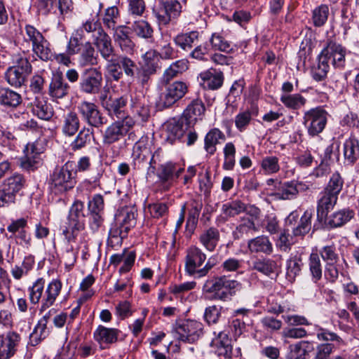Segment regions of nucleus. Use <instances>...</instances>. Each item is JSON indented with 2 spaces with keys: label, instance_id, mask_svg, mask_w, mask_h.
<instances>
[{
  "label": "nucleus",
  "instance_id": "obj_1",
  "mask_svg": "<svg viewBox=\"0 0 359 359\" xmlns=\"http://www.w3.org/2000/svg\"><path fill=\"white\" fill-rule=\"evenodd\" d=\"M76 165L68 161L62 166H57L50 178V189L55 194L65 192L72 189L76 184Z\"/></svg>",
  "mask_w": 359,
  "mask_h": 359
},
{
  "label": "nucleus",
  "instance_id": "obj_2",
  "mask_svg": "<svg viewBox=\"0 0 359 359\" xmlns=\"http://www.w3.org/2000/svg\"><path fill=\"white\" fill-rule=\"evenodd\" d=\"M241 287L240 283L226 276L208 280L204 285L206 292L213 293L215 299L222 301L230 299Z\"/></svg>",
  "mask_w": 359,
  "mask_h": 359
},
{
  "label": "nucleus",
  "instance_id": "obj_3",
  "mask_svg": "<svg viewBox=\"0 0 359 359\" xmlns=\"http://www.w3.org/2000/svg\"><path fill=\"white\" fill-rule=\"evenodd\" d=\"M106 69L111 78L116 81L120 80L123 74L134 80L137 65L129 57L118 54L113 62L106 65Z\"/></svg>",
  "mask_w": 359,
  "mask_h": 359
},
{
  "label": "nucleus",
  "instance_id": "obj_4",
  "mask_svg": "<svg viewBox=\"0 0 359 359\" xmlns=\"http://www.w3.org/2000/svg\"><path fill=\"white\" fill-rule=\"evenodd\" d=\"M77 110L82 121L91 128H101L107 122V118L95 102L81 100L77 106Z\"/></svg>",
  "mask_w": 359,
  "mask_h": 359
},
{
  "label": "nucleus",
  "instance_id": "obj_5",
  "mask_svg": "<svg viewBox=\"0 0 359 359\" xmlns=\"http://www.w3.org/2000/svg\"><path fill=\"white\" fill-rule=\"evenodd\" d=\"M134 124L133 118L130 116L113 122L102 133L103 144L109 146L118 142L128 134Z\"/></svg>",
  "mask_w": 359,
  "mask_h": 359
},
{
  "label": "nucleus",
  "instance_id": "obj_6",
  "mask_svg": "<svg viewBox=\"0 0 359 359\" xmlns=\"http://www.w3.org/2000/svg\"><path fill=\"white\" fill-rule=\"evenodd\" d=\"M328 113L320 107L306 111L303 124L310 136L314 137L323 132L327 122Z\"/></svg>",
  "mask_w": 359,
  "mask_h": 359
},
{
  "label": "nucleus",
  "instance_id": "obj_7",
  "mask_svg": "<svg viewBox=\"0 0 359 359\" xmlns=\"http://www.w3.org/2000/svg\"><path fill=\"white\" fill-rule=\"evenodd\" d=\"M24 178L15 174L7 178L0 186V207H8L15 203L17 193L22 188Z\"/></svg>",
  "mask_w": 359,
  "mask_h": 359
},
{
  "label": "nucleus",
  "instance_id": "obj_8",
  "mask_svg": "<svg viewBox=\"0 0 359 359\" xmlns=\"http://www.w3.org/2000/svg\"><path fill=\"white\" fill-rule=\"evenodd\" d=\"M152 13L161 25H168L172 19L177 18L182 12V6L177 0H158Z\"/></svg>",
  "mask_w": 359,
  "mask_h": 359
},
{
  "label": "nucleus",
  "instance_id": "obj_9",
  "mask_svg": "<svg viewBox=\"0 0 359 359\" xmlns=\"http://www.w3.org/2000/svg\"><path fill=\"white\" fill-rule=\"evenodd\" d=\"M102 75L99 69L90 67L86 69L81 74L79 83L80 90L89 95H95L101 89Z\"/></svg>",
  "mask_w": 359,
  "mask_h": 359
},
{
  "label": "nucleus",
  "instance_id": "obj_10",
  "mask_svg": "<svg viewBox=\"0 0 359 359\" xmlns=\"http://www.w3.org/2000/svg\"><path fill=\"white\" fill-rule=\"evenodd\" d=\"M32 69V65L29 60L26 58H20L16 65L10 67L7 69L5 77L11 86L20 87L31 74Z\"/></svg>",
  "mask_w": 359,
  "mask_h": 359
},
{
  "label": "nucleus",
  "instance_id": "obj_11",
  "mask_svg": "<svg viewBox=\"0 0 359 359\" xmlns=\"http://www.w3.org/2000/svg\"><path fill=\"white\" fill-rule=\"evenodd\" d=\"M188 91V86L183 81H177L169 84L161 94L158 106L163 109L172 106L182 99Z\"/></svg>",
  "mask_w": 359,
  "mask_h": 359
},
{
  "label": "nucleus",
  "instance_id": "obj_12",
  "mask_svg": "<svg viewBox=\"0 0 359 359\" xmlns=\"http://www.w3.org/2000/svg\"><path fill=\"white\" fill-rule=\"evenodd\" d=\"M206 259L205 254L198 247L191 246L187 250L184 269L189 276L201 278L199 269Z\"/></svg>",
  "mask_w": 359,
  "mask_h": 359
},
{
  "label": "nucleus",
  "instance_id": "obj_13",
  "mask_svg": "<svg viewBox=\"0 0 359 359\" xmlns=\"http://www.w3.org/2000/svg\"><path fill=\"white\" fill-rule=\"evenodd\" d=\"M151 156V142L141 138L133 147V161L135 169L140 170L149 165Z\"/></svg>",
  "mask_w": 359,
  "mask_h": 359
},
{
  "label": "nucleus",
  "instance_id": "obj_14",
  "mask_svg": "<svg viewBox=\"0 0 359 359\" xmlns=\"http://www.w3.org/2000/svg\"><path fill=\"white\" fill-rule=\"evenodd\" d=\"M203 325L196 320H187L176 330L180 341L189 343L196 341L203 334Z\"/></svg>",
  "mask_w": 359,
  "mask_h": 359
},
{
  "label": "nucleus",
  "instance_id": "obj_15",
  "mask_svg": "<svg viewBox=\"0 0 359 359\" xmlns=\"http://www.w3.org/2000/svg\"><path fill=\"white\" fill-rule=\"evenodd\" d=\"M189 126L185 118H174L169 120L165 124V140L171 144L180 140Z\"/></svg>",
  "mask_w": 359,
  "mask_h": 359
},
{
  "label": "nucleus",
  "instance_id": "obj_16",
  "mask_svg": "<svg viewBox=\"0 0 359 359\" xmlns=\"http://www.w3.org/2000/svg\"><path fill=\"white\" fill-rule=\"evenodd\" d=\"M92 43L93 46H95L101 57L107 62V65L113 62V60L118 55L112 44L110 36L106 32L95 37Z\"/></svg>",
  "mask_w": 359,
  "mask_h": 359
},
{
  "label": "nucleus",
  "instance_id": "obj_17",
  "mask_svg": "<svg viewBox=\"0 0 359 359\" xmlns=\"http://www.w3.org/2000/svg\"><path fill=\"white\" fill-rule=\"evenodd\" d=\"M20 336L15 332H8L5 337L0 335V359H9L16 352Z\"/></svg>",
  "mask_w": 359,
  "mask_h": 359
},
{
  "label": "nucleus",
  "instance_id": "obj_18",
  "mask_svg": "<svg viewBox=\"0 0 359 359\" xmlns=\"http://www.w3.org/2000/svg\"><path fill=\"white\" fill-rule=\"evenodd\" d=\"M38 9L43 15H46L51 11L55 13L57 10L62 15H65L71 11V0H39Z\"/></svg>",
  "mask_w": 359,
  "mask_h": 359
},
{
  "label": "nucleus",
  "instance_id": "obj_19",
  "mask_svg": "<svg viewBox=\"0 0 359 359\" xmlns=\"http://www.w3.org/2000/svg\"><path fill=\"white\" fill-rule=\"evenodd\" d=\"M129 27L126 25L118 26L114 31L113 38L120 49L127 53L133 54L135 44L130 36Z\"/></svg>",
  "mask_w": 359,
  "mask_h": 359
},
{
  "label": "nucleus",
  "instance_id": "obj_20",
  "mask_svg": "<svg viewBox=\"0 0 359 359\" xmlns=\"http://www.w3.org/2000/svg\"><path fill=\"white\" fill-rule=\"evenodd\" d=\"M321 53L326 57V60L334 67L341 68L345 62V50L344 48L334 42H330L327 46L321 51Z\"/></svg>",
  "mask_w": 359,
  "mask_h": 359
},
{
  "label": "nucleus",
  "instance_id": "obj_21",
  "mask_svg": "<svg viewBox=\"0 0 359 359\" xmlns=\"http://www.w3.org/2000/svg\"><path fill=\"white\" fill-rule=\"evenodd\" d=\"M338 196L323 190L319 195L317 203V218L320 222H323L328 212L336 205Z\"/></svg>",
  "mask_w": 359,
  "mask_h": 359
},
{
  "label": "nucleus",
  "instance_id": "obj_22",
  "mask_svg": "<svg viewBox=\"0 0 359 359\" xmlns=\"http://www.w3.org/2000/svg\"><path fill=\"white\" fill-rule=\"evenodd\" d=\"M128 103V97L126 96H121L118 97H110L109 100L102 101V104L105 109L110 116H114L119 120L127 117L126 116V109Z\"/></svg>",
  "mask_w": 359,
  "mask_h": 359
},
{
  "label": "nucleus",
  "instance_id": "obj_23",
  "mask_svg": "<svg viewBox=\"0 0 359 359\" xmlns=\"http://www.w3.org/2000/svg\"><path fill=\"white\" fill-rule=\"evenodd\" d=\"M200 78L202 81L201 85L204 88L209 90H217L223 84L224 75L222 72L214 68L200 74Z\"/></svg>",
  "mask_w": 359,
  "mask_h": 359
},
{
  "label": "nucleus",
  "instance_id": "obj_24",
  "mask_svg": "<svg viewBox=\"0 0 359 359\" xmlns=\"http://www.w3.org/2000/svg\"><path fill=\"white\" fill-rule=\"evenodd\" d=\"M222 215L217 217L216 222L224 224L229 218L234 217L246 210V205L240 200H235L226 203L222 206Z\"/></svg>",
  "mask_w": 359,
  "mask_h": 359
},
{
  "label": "nucleus",
  "instance_id": "obj_25",
  "mask_svg": "<svg viewBox=\"0 0 359 359\" xmlns=\"http://www.w3.org/2000/svg\"><path fill=\"white\" fill-rule=\"evenodd\" d=\"M132 112L140 121L146 122L150 116L151 107L147 99L141 95L135 96L131 99Z\"/></svg>",
  "mask_w": 359,
  "mask_h": 359
},
{
  "label": "nucleus",
  "instance_id": "obj_26",
  "mask_svg": "<svg viewBox=\"0 0 359 359\" xmlns=\"http://www.w3.org/2000/svg\"><path fill=\"white\" fill-rule=\"evenodd\" d=\"M62 286V284L59 279H53L48 283L41 300V311L48 309L54 304L61 292Z\"/></svg>",
  "mask_w": 359,
  "mask_h": 359
},
{
  "label": "nucleus",
  "instance_id": "obj_27",
  "mask_svg": "<svg viewBox=\"0 0 359 359\" xmlns=\"http://www.w3.org/2000/svg\"><path fill=\"white\" fill-rule=\"evenodd\" d=\"M69 85L60 74H54L48 86V95L53 99H62L69 94Z\"/></svg>",
  "mask_w": 359,
  "mask_h": 359
},
{
  "label": "nucleus",
  "instance_id": "obj_28",
  "mask_svg": "<svg viewBox=\"0 0 359 359\" xmlns=\"http://www.w3.org/2000/svg\"><path fill=\"white\" fill-rule=\"evenodd\" d=\"M98 55L92 43L87 41L81 44V50L79 52L78 58V62L80 67H93L98 64Z\"/></svg>",
  "mask_w": 359,
  "mask_h": 359
},
{
  "label": "nucleus",
  "instance_id": "obj_29",
  "mask_svg": "<svg viewBox=\"0 0 359 359\" xmlns=\"http://www.w3.org/2000/svg\"><path fill=\"white\" fill-rule=\"evenodd\" d=\"M248 248L251 253H263L267 255H271L273 250L269 237L264 235L250 239Z\"/></svg>",
  "mask_w": 359,
  "mask_h": 359
},
{
  "label": "nucleus",
  "instance_id": "obj_30",
  "mask_svg": "<svg viewBox=\"0 0 359 359\" xmlns=\"http://www.w3.org/2000/svg\"><path fill=\"white\" fill-rule=\"evenodd\" d=\"M85 229L84 221L67 219L61 226L62 233L66 242H76L79 233Z\"/></svg>",
  "mask_w": 359,
  "mask_h": 359
},
{
  "label": "nucleus",
  "instance_id": "obj_31",
  "mask_svg": "<svg viewBox=\"0 0 359 359\" xmlns=\"http://www.w3.org/2000/svg\"><path fill=\"white\" fill-rule=\"evenodd\" d=\"M25 156L20 159V166L27 170H33L40 163L39 155L41 154L34 144H28L25 149Z\"/></svg>",
  "mask_w": 359,
  "mask_h": 359
},
{
  "label": "nucleus",
  "instance_id": "obj_32",
  "mask_svg": "<svg viewBox=\"0 0 359 359\" xmlns=\"http://www.w3.org/2000/svg\"><path fill=\"white\" fill-rule=\"evenodd\" d=\"M33 114L42 120H49L53 115V109L41 95L36 96L31 104Z\"/></svg>",
  "mask_w": 359,
  "mask_h": 359
},
{
  "label": "nucleus",
  "instance_id": "obj_33",
  "mask_svg": "<svg viewBox=\"0 0 359 359\" xmlns=\"http://www.w3.org/2000/svg\"><path fill=\"white\" fill-rule=\"evenodd\" d=\"M80 127V120L78 114L72 111L65 114L61 123L62 133L66 136H73Z\"/></svg>",
  "mask_w": 359,
  "mask_h": 359
},
{
  "label": "nucleus",
  "instance_id": "obj_34",
  "mask_svg": "<svg viewBox=\"0 0 359 359\" xmlns=\"http://www.w3.org/2000/svg\"><path fill=\"white\" fill-rule=\"evenodd\" d=\"M226 140L224 133L219 128H214L208 131L204 139V149L205 151L212 155L215 153L216 145L224 142Z\"/></svg>",
  "mask_w": 359,
  "mask_h": 359
},
{
  "label": "nucleus",
  "instance_id": "obj_35",
  "mask_svg": "<svg viewBox=\"0 0 359 359\" xmlns=\"http://www.w3.org/2000/svg\"><path fill=\"white\" fill-rule=\"evenodd\" d=\"M157 177L162 184L163 189L169 190L175 180V163L168 162L160 165L157 170Z\"/></svg>",
  "mask_w": 359,
  "mask_h": 359
},
{
  "label": "nucleus",
  "instance_id": "obj_36",
  "mask_svg": "<svg viewBox=\"0 0 359 359\" xmlns=\"http://www.w3.org/2000/svg\"><path fill=\"white\" fill-rule=\"evenodd\" d=\"M125 227L126 226L123 224H118V219L114 217V221L109 231V243L112 246L121 245L123 240L128 236L130 231L129 229H125Z\"/></svg>",
  "mask_w": 359,
  "mask_h": 359
},
{
  "label": "nucleus",
  "instance_id": "obj_37",
  "mask_svg": "<svg viewBox=\"0 0 359 359\" xmlns=\"http://www.w3.org/2000/svg\"><path fill=\"white\" fill-rule=\"evenodd\" d=\"M205 107L201 100H194L184 109L182 118H185L191 125L204 114Z\"/></svg>",
  "mask_w": 359,
  "mask_h": 359
},
{
  "label": "nucleus",
  "instance_id": "obj_38",
  "mask_svg": "<svg viewBox=\"0 0 359 359\" xmlns=\"http://www.w3.org/2000/svg\"><path fill=\"white\" fill-rule=\"evenodd\" d=\"M278 199L292 200L297 196V189L294 180L290 182H277L275 185V191L272 194Z\"/></svg>",
  "mask_w": 359,
  "mask_h": 359
},
{
  "label": "nucleus",
  "instance_id": "obj_39",
  "mask_svg": "<svg viewBox=\"0 0 359 359\" xmlns=\"http://www.w3.org/2000/svg\"><path fill=\"white\" fill-rule=\"evenodd\" d=\"M212 347L217 348V353L219 355H224L225 358H230L231 355L232 347L230 344V340L226 333L220 331L217 337L211 342Z\"/></svg>",
  "mask_w": 359,
  "mask_h": 359
},
{
  "label": "nucleus",
  "instance_id": "obj_40",
  "mask_svg": "<svg viewBox=\"0 0 359 359\" xmlns=\"http://www.w3.org/2000/svg\"><path fill=\"white\" fill-rule=\"evenodd\" d=\"M355 215L353 210L344 208L332 213L327 220V225L331 228L340 227L349 222Z\"/></svg>",
  "mask_w": 359,
  "mask_h": 359
},
{
  "label": "nucleus",
  "instance_id": "obj_41",
  "mask_svg": "<svg viewBox=\"0 0 359 359\" xmlns=\"http://www.w3.org/2000/svg\"><path fill=\"white\" fill-rule=\"evenodd\" d=\"M304 264L302 256L299 254H291L286 264V277L288 280L293 282L296 277L300 275Z\"/></svg>",
  "mask_w": 359,
  "mask_h": 359
},
{
  "label": "nucleus",
  "instance_id": "obj_42",
  "mask_svg": "<svg viewBox=\"0 0 359 359\" xmlns=\"http://www.w3.org/2000/svg\"><path fill=\"white\" fill-rule=\"evenodd\" d=\"M118 333L117 329L100 325L94 332V338L100 344H110L117 341Z\"/></svg>",
  "mask_w": 359,
  "mask_h": 359
},
{
  "label": "nucleus",
  "instance_id": "obj_43",
  "mask_svg": "<svg viewBox=\"0 0 359 359\" xmlns=\"http://www.w3.org/2000/svg\"><path fill=\"white\" fill-rule=\"evenodd\" d=\"M220 238L219 231L215 227H210L205 230L200 236L201 244L208 251H213L217 247Z\"/></svg>",
  "mask_w": 359,
  "mask_h": 359
},
{
  "label": "nucleus",
  "instance_id": "obj_44",
  "mask_svg": "<svg viewBox=\"0 0 359 359\" xmlns=\"http://www.w3.org/2000/svg\"><path fill=\"white\" fill-rule=\"evenodd\" d=\"M22 102L21 95L8 88L0 87V104L6 107L15 108Z\"/></svg>",
  "mask_w": 359,
  "mask_h": 359
},
{
  "label": "nucleus",
  "instance_id": "obj_45",
  "mask_svg": "<svg viewBox=\"0 0 359 359\" xmlns=\"http://www.w3.org/2000/svg\"><path fill=\"white\" fill-rule=\"evenodd\" d=\"M258 231L252 219L249 217H243L239 221L238 225L233 232V238L235 239H240L243 236H249L253 232Z\"/></svg>",
  "mask_w": 359,
  "mask_h": 359
},
{
  "label": "nucleus",
  "instance_id": "obj_46",
  "mask_svg": "<svg viewBox=\"0 0 359 359\" xmlns=\"http://www.w3.org/2000/svg\"><path fill=\"white\" fill-rule=\"evenodd\" d=\"M344 156L349 163H355L359 158V141L351 136L344 144Z\"/></svg>",
  "mask_w": 359,
  "mask_h": 359
},
{
  "label": "nucleus",
  "instance_id": "obj_47",
  "mask_svg": "<svg viewBox=\"0 0 359 359\" xmlns=\"http://www.w3.org/2000/svg\"><path fill=\"white\" fill-rule=\"evenodd\" d=\"M137 212L133 208L124 207L118 210L115 214L114 217L118 219V224H123L130 230L135 226L136 224Z\"/></svg>",
  "mask_w": 359,
  "mask_h": 359
},
{
  "label": "nucleus",
  "instance_id": "obj_48",
  "mask_svg": "<svg viewBox=\"0 0 359 359\" xmlns=\"http://www.w3.org/2000/svg\"><path fill=\"white\" fill-rule=\"evenodd\" d=\"M330 69V62L326 60V57L320 53L318 57L317 64L314 65L311 69L312 78L316 81H324Z\"/></svg>",
  "mask_w": 359,
  "mask_h": 359
},
{
  "label": "nucleus",
  "instance_id": "obj_49",
  "mask_svg": "<svg viewBox=\"0 0 359 359\" xmlns=\"http://www.w3.org/2000/svg\"><path fill=\"white\" fill-rule=\"evenodd\" d=\"M188 62L185 60H179L172 62L164 72L163 79L168 83L172 79L178 76L188 69Z\"/></svg>",
  "mask_w": 359,
  "mask_h": 359
},
{
  "label": "nucleus",
  "instance_id": "obj_50",
  "mask_svg": "<svg viewBox=\"0 0 359 359\" xmlns=\"http://www.w3.org/2000/svg\"><path fill=\"white\" fill-rule=\"evenodd\" d=\"M129 29L139 38L146 40L153 37L154 29L151 25L143 20L135 21Z\"/></svg>",
  "mask_w": 359,
  "mask_h": 359
},
{
  "label": "nucleus",
  "instance_id": "obj_51",
  "mask_svg": "<svg viewBox=\"0 0 359 359\" xmlns=\"http://www.w3.org/2000/svg\"><path fill=\"white\" fill-rule=\"evenodd\" d=\"M199 33L192 31L184 34H177L174 38L175 43L182 49L187 50L192 48L193 45L198 41Z\"/></svg>",
  "mask_w": 359,
  "mask_h": 359
},
{
  "label": "nucleus",
  "instance_id": "obj_52",
  "mask_svg": "<svg viewBox=\"0 0 359 359\" xmlns=\"http://www.w3.org/2000/svg\"><path fill=\"white\" fill-rule=\"evenodd\" d=\"M93 136V130L90 128L83 127L70 144L71 149L73 151H77L84 148L90 142Z\"/></svg>",
  "mask_w": 359,
  "mask_h": 359
},
{
  "label": "nucleus",
  "instance_id": "obj_53",
  "mask_svg": "<svg viewBox=\"0 0 359 359\" xmlns=\"http://www.w3.org/2000/svg\"><path fill=\"white\" fill-rule=\"evenodd\" d=\"M313 215L312 210H306L301 217L298 225L293 228L294 236H304L309 232L311 228V219Z\"/></svg>",
  "mask_w": 359,
  "mask_h": 359
},
{
  "label": "nucleus",
  "instance_id": "obj_54",
  "mask_svg": "<svg viewBox=\"0 0 359 359\" xmlns=\"http://www.w3.org/2000/svg\"><path fill=\"white\" fill-rule=\"evenodd\" d=\"M289 349L287 359H306L310 351V344L308 341H301L290 345Z\"/></svg>",
  "mask_w": 359,
  "mask_h": 359
},
{
  "label": "nucleus",
  "instance_id": "obj_55",
  "mask_svg": "<svg viewBox=\"0 0 359 359\" xmlns=\"http://www.w3.org/2000/svg\"><path fill=\"white\" fill-rule=\"evenodd\" d=\"M281 102L291 109H299L306 103V99L301 94H283L280 98Z\"/></svg>",
  "mask_w": 359,
  "mask_h": 359
},
{
  "label": "nucleus",
  "instance_id": "obj_56",
  "mask_svg": "<svg viewBox=\"0 0 359 359\" xmlns=\"http://www.w3.org/2000/svg\"><path fill=\"white\" fill-rule=\"evenodd\" d=\"M158 63L157 51L151 50L142 55V62L140 64V67L155 74L159 68Z\"/></svg>",
  "mask_w": 359,
  "mask_h": 359
},
{
  "label": "nucleus",
  "instance_id": "obj_57",
  "mask_svg": "<svg viewBox=\"0 0 359 359\" xmlns=\"http://www.w3.org/2000/svg\"><path fill=\"white\" fill-rule=\"evenodd\" d=\"M277 266L276 262L269 258L257 259L252 262V269L266 276L275 273Z\"/></svg>",
  "mask_w": 359,
  "mask_h": 359
},
{
  "label": "nucleus",
  "instance_id": "obj_58",
  "mask_svg": "<svg viewBox=\"0 0 359 359\" xmlns=\"http://www.w3.org/2000/svg\"><path fill=\"white\" fill-rule=\"evenodd\" d=\"M45 285V280L43 278H38L32 286L28 287L29 299L33 304L39 302Z\"/></svg>",
  "mask_w": 359,
  "mask_h": 359
},
{
  "label": "nucleus",
  "instance_id": "obj_59",
  "mask_svg": "<svg viewBox=\"0 0 359 359\" xmlns=\"http://www.w3.org/2000/svg\"><path fill=\"white\" fill-rule=\"evenodd\" d=\"M119 18V11L116 6H109L105 10L104 15L102 19L104 26L109 29L114 31L118 26H116L117 20Z\"/></svg>",
  "mask_w": 359,
  "mask_h": 359
},
{
  "label": "nucleus",
  "instance_id": "obj_60",
  "mask_svg": "<svg viewBox=\"0 0 359 359\" xmlns=\"http://www.w3.org/2000/svg\"><path fill=\"white\" fill-rule=\"evenodd\" d=\"M32 51L43 61H48L51 59L52 53L50 48V43L45 37L39 43L34 45Z\"/></svg>",
  "mask_w": 359,
  "mask_h": 359
},
{
  "label": "nucleus",
  "instance_id": "obj_61",
  "mask_svg": "<svg viewBox=\"0 0 359 359\" xmlns=\"http://www.w3.org/2000/svg\"><path fill=\"white\" fill-rule=\"evenodd\" d=\"M203 208V203L201 200H192L190 203V209L189 210V215L187 221L188 226L194 228L197 223L198 219Z\"/></svg>",
  "mask_w": 359,
  "mask_h": 359
},
{
  "label": "nucleus",
  "instance_id": "obj_62",
  "mask_svg": "<svg viewBox=\"0 0 359 359\" xmlns=\"http://www.w3.org/2000/svg\"><path fill=\"white\" fill-rule=\"evenodd\" d=\"M49 334V330L47 326L43 324H38L34 327L33 332L29 335V344L34 346L38 345L43 339H46Z\"/></svg>",
  "mask_w": 359,
  "mask_h": 359
},
{
  "label": "nucleus",
  "instance_id": "obj_63",
  "mask_svg": "<svg viewBox=\"0 0 359 359\" xmlns=\"http://www.w3.org/2000/svg\"><path fill=\"white\" fill-rule=\"evenodd\" d=\"M343 185L344 180L342 177L338 172H334L330 177L327 184L323 190L338 196L342 189Z\"/></svg>",
  "mask_w": 359,
  "mask_h": 359
},
{
  "label": "nucleus",
  "instance_id": "obj_64",
  "mask_svg": "<svg viewBox=\"0 0 359 359\" xmlns=\"http://www.w3.org/2000/svg\"><path fill=\"white\" fill-rule=\"evenodd\" d=\"M329 15V8L325 4H321L318 7L316 8L313 11V22L316 27L323 26L326 21Z\"/></svg>",
  "mask_w": 359,
  "mask_h": 359
}]
</instances>
